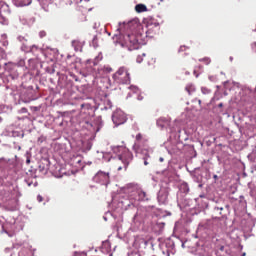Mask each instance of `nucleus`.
I'll use <instances>...</instances> for the list:
<instances>
[{"instance_id":"20e7f679","label":"nucleus","mask_w":256,"mask_h":256,"mask_svg":"<svg viewBox=\"0 0 256 256\" xmlns=\"http://www.w3.org/2000/svg\"><path fill=\"white\" fill-rule=\"evenodd\" d=\"M129 201L132 205H135L137 201H149V198H147V193H145V191L137 190L129 196Z\"/></svg>"},{"instance_id":"aec40b11","label":"nucleus","mask_w":256,"mask_h":256,"mask_svg":"<svg viewBox=\"0 0 256 256\" xmlns=\"http://www.w3.org/2000/svg\"><path fill=\"white\" fill-rule=\"evenodd\" d=\"M46 36H47V32L46 31H40V33H39L40 39H43V37H46Z\"/></svg>"},{"instance_id":"6ab92c4d","label":"nucleus","mask_w":256,"mask_h":256,"mask_svg":"<svg viewBox=\"0 0 256 256\" xmlns=\"http://www.w3.org/2000/svg\"><path fill=\"white\" fill-rule=\"evenodd\" d=\"M0 23H1L2 25H7V19H6L5 17H3V16L0 15Z\"/></svg>"},{"instance_id":"ddd939ff","label":"nucleus","mask_w":256,"mask_h":256,"mask_svg":"<svg viewBox=\"0 0 256 256\" xmlns=\"http://www.w3.org/2000/svg\"><path fill=\"white\" fill-rule=\"evenodd\" d=\"M185 90L188 94L193 95V93H195V86L193 84H188Z\"/></svg>"},{"instance_id":"a878e982","label":"nucleus","mask_w":256,"mask_h":256,"mask_svg":"<svg viewBox=\"0 0 256 256\" xmlns=\"http://www.w3.org/2000/svg\"><path fill=\"white\" fill-rule=\"evenodd\" d=\"M199 105H201V100H198Z\"/></svg>"},{"instance_id":"c85d7f7f","label":"nucleus","mask_w":256,"mask_h":256,"mask_svg":"<svg viewBox=\"0 0 256 256\" xmlns=\"http://www.w3.org/2000/svg\"><path fill=\"white\" fill-rule=\"evenodd\" d=\"M160 161H163V158H160Z\"/></svg>"},{"instance_id":"1a4fd4ad","label":"nucleus","mask_w":256,"mask_h":256,"mask_svg":"<svg viewBox=\"0 0 256 256\" xmlns=\"http://www.w3.org/2000/svg\"><path fill=\"white\" fill-rule=\"evenodd\" d=\"M157 125L162 129H167V127H171V119L166 117H161L157 120Z\"/></svg>"},{"instance_id":"2eb2a0df","label":"nucleus","mask_w":256,"mask_h":256,"mask_svg":"<svg viewBox=\"0 0 256 256\" xmlns=\"http://www.w3.org/2000/svg\"><path fill=\"white\" fill-rule=\"evenodd\" d=\"M200 63H204V65H210L211 64V58L204 57L202 59H199Z\"/></svg>"},{"instance_id":"cd10ccee","label":"nucleus","mask_w":256,"mask_h":256,"mask_svg":"<svg viewBox=\"0 0 256 256\" xmlns=\"http://www.w3.org/2000/svg\"><path fill=\"white\" fill-rule=\"evenodd\" d=\"M158 198L161 199V195H159Z\"/></svg>"},{"instance_id":"b1692460","label":"nucleus","mask_w":256,"mask_h":256,"mask_svg":"<svg viewBox=\"0 0 256 256\" xmlns=\"http://www.w3.org/2000/svg\"><path fill=\"white\" fill-rule=\"evenodd\" d=\"M144 165H149V162H147V160H145Z\"/></svg>"},{"instance_id":"9b49d317","label":"nucleus","mask_w":256,"mask_h":256,"mask_svg":"<svg viewBox=\"0 0 256 256\" xmlns=\"http://www.w3.org/2000/svg\"><path fill=\"white\" fill-rule=\"evenodd\" d=\"M72 47H74L75 51H81L83 49V43L79 40H73Z\"/></svg>"},{"instance_id":"f8f14e48","label":"nucleus","mask_w":256,"mask_h":256,"mask_svg":"<svg viewBox=\"0 0 256 256\" xmlns=\"http://www.w3.org/2000/svg\"><path fill=\"white\" fill-rule=\"evenodd\" d=\"M136 13H145L147 11V6L145 4H137L135 6Z\"/></svg>"},{"instance_id":"9d476101","label":"nucleus","mask_w":256,"mask_h":256,"mask_svg":"<svg viewBox=\"0 0 256 256\" xmlns=\"http://www.w3.org/2000/svg\"><path fill=\"white\" fill-rule=\"evenodd\" d=\"M98 179L102 180V185H109V173H105L103 171H99L96 175Z\"/></svg>"},{"instance_id":"6e6552de","label":"nucleus","mask_w":256,"mask_h":256,"mask_svg":"<svg viewBox=\"0 0 256 256\" xmlns=\"http://www.w3.org/2000/svg\"><path fill=\"white\" fill-rule=\"evenodd\" d=\"M119 159L122 161V163L124 164V169H127V167H129V163H131V161H133V154L129 151L124 152Z\"/></svg>"},{"instance_id":"5701e85b","label":"nucleus","mask_w":256,"mask_h":256,"mask_svg":"<svg viewBox=\"0 0 256 256\" xmlns=\"http://www.w3.org/2000/svg\"><path fill=\"white\" fill-rule=\"evenodd\" d=\"M122 170H123V167L119 166L118 171H122Z\"/></svg>"},{"instance_id":"a211bd4d","label":"nucleus","mask_w":256,"mask_h":256,"mask_svg":"<svg viewBox=\"0 0 256 256\" xmlns=\"http://www.w3.org/2000/svg\"><path fill=\"white\" fill-rule=\"evenodd\" d=\"M201 91H202V93H203L204 95H209V93H211V90H209L208 88H205V87H203V88L201 89Z\"/></svg>"},{"instance_id":"423d86ee","label":"nucleus","mask_w":256,"mask_h":256,"mask_svg":"<svg viewBox=\"0 0 256 256\" xmlns=\"http://www.w3.org/2000/svg\"><path fill=\"white\" fill-rule=\"evenodd\" d=\"M146 35L147 37H153L159 30V23H153V20L146 21Z\"/></svg>"},{"instance_id":"dca6fc26","label":"nucleus","mask_w":256,"mask_h":256,"mask_svg":"<svg viewBox=\"0 0 256 256\" xmlns=\"http://www.w3.org/2000/svg\"><path fill=\"white\" fill-rule=\"evenodd\" d=\"M3 59H7V53H5V50L0 47V61Z\"/></svg>"},{"instance_id":"39448f33","label":"nucleus","mask_w":256,"mask_h":256,"mask_svg":"<svg viewBox=\"0 0 256 256\" xmlns=\"http://www.w3.org/2000/svg\"><path fill=\"white\" fill-rule=\"evenodd\" d=\"M112 121L118 127V125H123L127 122V115L121 110H116L112 115Z\"/></svg>"},{"instance_id":"7ed1b4c3","label":"nucleus","mask_w":256,"mask_h":256,"mask_svg":"<svg viewBox=\"0 0 256 256\" xmlns=\"http://www.w3.org/2000/svg\"><path fill=\"white\" fill-rule=\"evenodd\" d=\"M120 45L128 51H135V49H139V40L135 34H125L120 39Z\"/></svg>"},{"instance_id":"0eeeda50","label":"nucleus","mask_w":256,"mask_h":256,"mask_svg":"<svg viewBox=\"0 0 256 256\" xmlns=\"http://www.w3.org/2000/svg\"><path fill=\"white\" fill-rule=\"evenodd\" d=\"M15 69H17V65H15L13 63L6 64L5 72L9 73L8 77L12 80H15V79H17V77H19V73H17V71H15Z\"/></svg>"},{"instance_id":"393cba45","label":"nucleus","mask_w":256,"mask_h":256,"mask_svg":"<svg viewBox=\"0 0 256 256\" xmlns=\"http://www.w3.org/2000/svg\"><path fill=\"white\" fill-rule=\"evenodd\" d=\"M2 161H5V158H0V163H2Z\"/></svg>"},{"instance_id":"f03ea898","label":"nucleus","mask_w":256,"mask_h":256,"mask_svg":"<svg viewBox=\"0 0 256 256\" xmlns=\"http://www.w3.org/2000/svg\"><path fill=\"white\" fill-rule=\"evenodd\" d=\"M115 83L118 85H129L131 83V73H129V68L122 66L113 75Z\"/></svg>"},{"instance_id":"4468645a","label":"nucleus","mask_w":256,"mask_h":256,"mask_svg":"<svg viewBox=\"0 0 256 256\" xmlns=\"http://www.w3.org/2000/svg\"><path fill=\"white\" fill-rule=\"evenodd\" d=\"M180 191H182V193H187L189 191V185H187V183H182L180 185Z\"/></svg>"},{"instance_id":"f257e3e1","label":"nucleus","mask_w":256,"mask_h":256,"mask_svg":"<svg viewBox=\"0 0 256 256\" xmlns=\"http://www.w3.org/2000/svg\"><path fill=\"white\" fill-rule=\"evenodd\" d=\"M133 149L135 153H140L141 155H144V159H147V157H149V145L147 144V138H145L143 134L138 133L136 135Z\"/></svg>"},{"instance_id":"4be33fe9","label":"nucleus","mask_w":256,"mask_h":256,"mask_svg":"<svg viewBox=\"0 0 256 256\" xmlns=\"http://www.w3.org/2000/svg\"><path fill=\"white\" fill-rule=\"evenodd\" d=\"M186 49H187V47L181 46L180 49H179V51H185Z\"/></svg>"},{"instance_id":"412c9836","label":"nucleus","mask_w":256,"mask_h":256,"mask_svg":"<svg viewBox=\"0 0 256 256\" xmlns=\"http://www.w3.org/2000/svg\"><path fill=\"white\" fill-rule=\"evenodd\" d=\"M37 201H38V203H42V201H43V196L38 195V196H37Z\"/></svg>"},{"instance_id":"bb28decb","label":"nucleus","mask_w":256,"mask_h":256,"mask_svg":"<svg viewBox=\"0 0 256 256\" xmlns=\"http://www.w3.org/2000/svg\"><path fill=\"white\" fill-rule=\"evenodd\" d=\"M214 178L217 179V175H214Z\"/></svg>"},{"instance_id":"f3484780","label":"nucleus","mask_w":256,"mask_h":256,"mask_svg":"<svg viewBox=\"0 0 256 256\" xmlns=\"http://www.w3.org/2000/svg\"><path fill=\"white\" fill-rule=\"evenodd\" d=\"M28 63H29V67H31V69H35V59H30L28 61Z\"/></svg>"}]
</instances>
